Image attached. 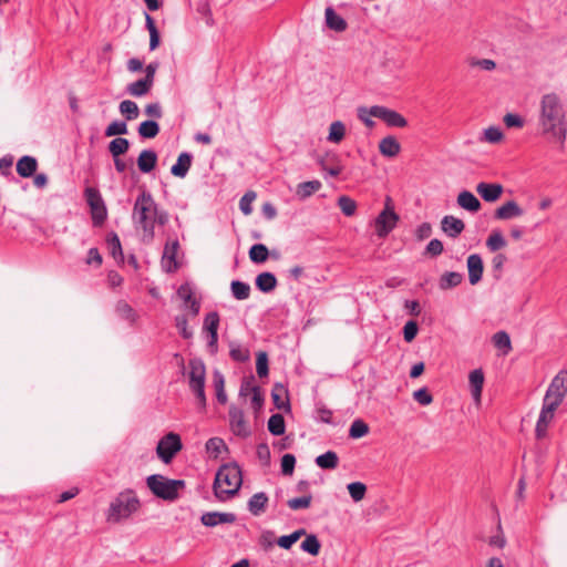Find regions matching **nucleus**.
I'll return each mask as SVG.
<instances>
[{
    "label": "nucleus",
    "instance_id": "obj_1",
    "mask_svg": "<svg viewBox=\"0 0 567 567\" xmlns=\"http://www.w3.org/2000/svg\"><path fill=\"white\" fill-rule=\"evenodd\" d=\"M538 128L549 144L564 151L567 140V109L557 93H546L540 97Z\"/></svg>",
    "mask_w": 567,
    "mask_h": 567
},
{
    "label": "nucleus",
    "instance_id": "obj_2",
    "mask_svg": "<svg viewBox=\"0 0 567 567\" xmlns=\"http://www.w3.org/2000/svg\"><path fill=\"white\" fill-rule=\"evenodd\" d=\"M243 484L241 470L237 463L223 464L213 484L215 496L224 502L235 496Z\"/></svg>",
    "mask_w": 567,
    "mask_h": 567
},
{
    "label": "nucleus",
    "instance_id": "obj_3",
    "mask_svg": "<svg viewBox=\"0 0 567 567\" xmlns=\"http://www.w3.org/2000/svg\"><path fill=\"white\" fill-rule=\"evenodd\" d=\"M157 214V205L151 193L144 190L137 196L133 208V220L140 226L144 236L148 239L154 237L155 216Z\"/></svg>",
    "mask_w": 567,
    "mask_h": 567
},
{
    "label": "nucleus",
    "instance_id": "obj_4",
    "mask_svg": "<svg viewBox=\"0 0 567 567\" xmlns=\"http://www.w3.org/2000/svg\"><path fill=\"white\" fill-rule=\"evenodd\" d=\"M141 503L133 489H125L121 492L110 504L106 519L111 523H118L122 519L128 518L132 514L137 512Z\"/></svg>",
    "mask_w": 567,
    "mask_h": 567
},
{
    "label": "nucleus",
    "instance_id": "obj_5",
    "mask_svg": "<svg viewBox=\"0 0 567 567\" xmlns=\"http://www.w3.org/2000/svg\"><path fill=\"white\" fill-rule=\"evenodd\" d=\"M146 485L158 498L174 502L179 497V491L186 486L183 480H171L161 474H153L146 478Z\"/></svg>",
    "mask_w": 567,
    "mask_h": 567
},
{
    "label": "nucleus",
    "instance_id": "obj_6",
    "mask_svg": "<svg viewBox=\"0 0 567 567\" xmlns=\"http://www.w3.org/2000/svg\"><path fill=\"white\" fill-rule=\"evenodd\" d=\"M567 393V370H560L551 380L545 398L544 403L550 405L551 409H557L563 402Z\"/></svg>",
    "mask_w": 567,
    "mask_h": 567
},
{
    "label": "nucleus",
    "instance_id": "obj_7",
    "mask_svg": "<svg viewBox=\"0 0 567 567\" xmlns=\"http://www.w3.org/2000/svg\"><path fill=\"white\" fill-rule=\"evenodd\" d=\"M182 447L181 436L174 432H169L159 440L156 453L165 464H168Z\"/></svg>",
    "mask_w": 567,
    "mask_h": 567
},
{
    "label": "nucleus",
    "instance_id": "obj_8",
    "mask_svg": "<svg viewBox=\"0 0 567 567\" xmlns=\"http://www.w3.org/2000/svg\"><path fill=\"white\" fill-rule=\"evenodd\" d=\"M399 215L391 206V198L386 197L384 209L378 215L375 219V233L380 238L386 237L396 226Z\"/></svg>",
    "mask_w": 567,
    "mask_h": 567
},
{
    "label": "nucleus",
    "instance_id": "obj_9",
    "mask_svg": "<svg viewBox=\"0 0 567 567\" xmlns=\"http://www.w3.org/2000/svg\"><path fill=\"white\" fill-rule=\"evenodd\" d=\"M85 198L91 208L92 220L95 226H100L104 223L107 216V210L99 190L94 188L85 189Z\"/></svg>",
    "mask_w": 567,
    "mask_h": 567
},
{
    "label": "nucleus",
    "instance_id": "obj_10",
    "mask_svg": "<svg viewBox=\"0 0 567 567\" xmlns=\"http://www.w3.org/2000/svg\"><path fill=\"white\" fill-rule=\"evenodd\" d=\"M372 114L373 117L382 120L388 126L391 127H405L408 125V121L403 115L385 106L374 105Z\"/></svg>",
    "mask_w": 567,
    "mask_h": 567
},
{
    "label": "nucleus",
    "instance_id": "obj_11",
    "mask_svg": "<svg viewBox=\"0 0 567 567\" xmlns=\"http://www.w3.org/2000/svg\"><path fill=\"white\" fill-rule=\"evenodd\" d=\"M188 385L193 390L195 388L205 386L206 367L202 359L193 358L188 361Z\"/></svg>",
    "mask_w": 567,
    "mask_h": 567
},
{
    "label": "nucleus",
    "instance_id": "obj_12",
    "mask_svg": "<svg viewBox=\"0 0 567 567\" xmlns=\"http://www.w3.org/2000/svg\"><path fill=\"white\" fill-rule=\"evenodd\" d=\"M229 423L230 429L236 436L245 439L251 434V431L245 420L244 411L236 406H231L229 409Z\"/></svg>",
    "mask_w": 567,
    "mask_h": 567
},
{
    "label": "nucleus",
    "instance_id": "obj_13",
    "mask_svg": "<svg viewBox=\"0 0 567 567\" xmlns=\"http://www.w3.org/2000/svg\"><path fill=\"white\" fill-rule=\"evenodd\" d=\"M178 249L179 243L177 239L166 243L161 260L162 268L165 272L171 274L178 269L179 265L176 260Z\"/></svg>",
    "mask_w": 567,
    "mask_h": 567
},
{
    "label": "nucleus",
    "instance_id": "obj_14",
    "mask_svg": "<svg viewBox=\"0 0 567 567\" xmlns=\"http://www.w3.org/2000/svg\"><path fill=\"white\" fill-rule=\"evenodd\" d=\"M476 192L485 202L494 203L502 196L504 187L498 183L481 182L476 185Z\"/></svg>",
    "mask_w": 567,
    "mask_h": 567
},
{
    "label": "nucleus",
    "instance_id": "obj_15",
    "mask_svg": "<svg viewBox=\"0 0 567 567\" xmlns=\"http://www.w3.org/2000/svg\"><path fill=\"white\" fill-rule=\"evenodd\" d=\"M234 513L207 512L200 517V522L206 527H215L219 524H233L236 522Z\"/></svg>",
    "mask_w": 567,
    "mask_h": 567
},
{
    "label": "nucleus",
    "instance_id": "obj_16",
    "mask_svg": "<svg viewBox=\"0 0 567 567\" xmlns=\"http://www.w3.org/2000/svg\"><path fill=\"white\" fill-rule=\"evenodd\" d=\"M468 281L471 285H476L482 280L484 265L483 259L478 254H472L467 257Z\"/></svg>",
    "mask_w": 567,
    "mask_h": 567
},
{
    "label": "nucleus",
    "instance_id": "obj_17",
    "mask_svg": "<svg viewBox=\"0 0 567 567\" xmlns=\"http://www.w3.org/2000/svg\"><path fill=\"white\" fill-rule=\"evenodd\" d=\"M523 214L524 210L515 200H508L498 208H496L494 213V218L498 220H511L513 218L522 216Z\"/></svg>",
    "mask_w": 567,
    "mask_h": 567
},
{
    "label": "nucleus",
    "instance_id": "obj_18",
    "mask_svg": "<svg viewBox=\"0 0 567 567\" xmlns=\"http://www.w3.org/2000/svg\"><path fill=\"white\" fill-rule=\"evenodd\" d=\"M271 399L278 410L290 411L289 392L282 383L277 382L274 384Z\"/></svg>",
    "mask_w": 567,
    "mask_h": 567
},
{
    "label": "nucleus",
    "instance_id": "obj_19",
    "mask_svg": "<svg viewBox=\"0 0 567 567\" xmlns=\"http://www.w3.org/2000/svg\"><path fill=\"white\" fill-rule=\"evenodd\" d=\"M441 228L446 236L456 238L464 230L465 224L460 218L446 215L441 220Z\"/></svg>",
    "mask_w": 567,
    "mask_h": 567
},
{
    "label": "nucleus",
    "instance_id": "obj_20",
    "mask_svg": "<svg viewBox=\"0 0 567 567\" xmlns=\"http://www.w3.org/2000/svg\"><path fill=\"white\" fill-rule=\"evenodd\" d=\"M193 162V155L183 152L178 155L176 163L171 167V174L178 178H184L188 174Z\"/></svg>",
    "mask_w": 567,
    "mask_h": 567
},
{
    "label": "nucleus",
    "instance_id": "obj_21",
    "mask_svg": "<svg viewBox=\"0 0 567 567\" xmlns=\"http://www.w3.org/2000/svg\"><path fill=\"white\" fill-rule=\"evenodd\" d=\"M324 20L327 27L332 31L344 32L348 29L347 21L339 16L332 7L326 8Z\"/></svg>",
    "mask_w": 567,
    "mask_h": 567
},
{
    "label": "nucleus",
    "instance_id": "obj_22",
    "mask_svg": "<svg viewBox=\"0 0 567 567\" xmlns=\"http://www.w3.org/2000/svg\"><path fill=\"white\" fill-rule=\"evenodd\" d=\"M157 154L153 150H143L137 157V167L144 173H151L157 164Z\"/></svg>",
    "mask_w": 567,
    "mask_h": 567
},
{
    "label": "nucleus",
    "instance_id": "obj_23",
    "mask_svg": "<svg viewBox=\"0 0 567 567\" xmlns=\"http://www.w3.org/2000/svg\"><path fill=\"white\" fill-rule=\"evenodd\" d=\"M318 164L332 177H337L342 173V166L339 165V156L334 153L327 154L326 157H319Z\"/></svg>",
    "mask_w": 567,
    "mask_h": 567
},
{
    "label": "nucleus",
    "instance_id": "obj_24",
    "mask_svg": "<svg viewBox=\"0 0 567 567\" xmlns=\"http://www.w3.org/2000/svg\"><path fill=\"white\" fill-rule=\"evenodd\" d=\"M556 409H551L549 404L543 403V408L540 410L537 423H536V436L543 437L547 431L548 423L554 416V412Z\"/></svg>",
    "mask_w": 567,
    "mask_h": 567
},
{
    "label": "nucleus",
    "instance_id": "obj_25",
    "mask_svg": "<svg viewBox=\"0 0 567 567\" xmlns=\"http://www.w3.org/2000/svg\"><path fill=\"white\" fill-rule=\"evenodd\" d=\"M37 168L38 161L35 157L30 155L22 156L17 163V173L23 178L33 176Z\"/></svg>",
    "mask_w": 567,
    "mask_h": 567
},
{
    "label": "nucleus",
    "instance_id": "obj_26",
    "mask_svg": "<svg viewBox=\"0 0 567 567\" xmlns=\"http://www.w3.org/2000/svg\"><path fill=\"white\" fill-rule=\"evenodd\" d=\"M457 205L471 213H476L482 205L477 197L470 190H462L457 196Z\"/></svg>",
    "mask_w": 567,
    "mask_h": 567
},
{
    "label": "nucleus",
    "instance_id": "obj_27",
    "mask_svg": "<svg viewBox=\"0 0 567 567\" xmlns=\"http://www.w3.org/2000/svg\"><path fill=\"white\" fill-rule=\"evenodd\" d=\"M268 501V495L265 492H258L249 498L247 503L248 511L254 516H259L266 511Z\"/></svg>",
    "mask_w": 567,
    "mask_h": 567
},
{
    "label": "nucleus",
    "instance_id": "obj_28",
    "mask_svg": "<svg viewBox=\"0 0 567 567\" xmlns=\"http://www.w3.org/2000/svg\"><path fill=\"white\" fill-rule=\"evenodd\" d=\"M471 393L476 402L481 401L482 390L484 385V373L482 369H475L471 371L468 375Z\"/></svg>",
    "mask_w": 567,
    "mask_h": 567
},
{
    "label": "nucleus",
    "instance_id": "obj_29",
    "mask_svg": "<svg viewBox=\"0 0 567 567\" xmlns=\"http://www.w3.org/2000/svg\"><path fill=\"white\" fill-rule=\"evenodd\" d=\"M277 278L272 272L265 271L259 274L255 279V285L258 290L264 293L271 292L277 287Z\"/></svg>",
    "mask_w": 567,
    "mask_h": 567
},
{
    "label": "nucleus",
    "instance_id": "obj_30",
    "mask_svg": "<svg viewBox=\"0 0 567 567\" xmlns=\"http://www.w3.org/2000/svg\"><path fill=\"white\" fill-rule=\"evenodd\" d=\"M106 247L110 255L114 258L116 262H124V255L122 250L121 240L116 233L112 231L107 235Z\"/></svg>",
    "mask_w": 567,
    "mask_h": 567
},
{
    "label": "nucleus",
    "instance_id": "obj_31",
    "mask_svg": "<svg viewBox=\"0 0 567 567\" xmlns=\"http://www.w3.org/2000/svg\"><path fill=\"white\" fill-rule=\"evenodd\" d=\"M379 151L383 156L394 157L401 151V145L394 136H386L379 143Z\"/></svg>",
    "mask_w": 567,
    "mask_h": 567
},
{
    "label": "nucleus",
    "instance_id": "obj_32",
    "mask_svg": "<svg viewBox=\"0 0 567 567\" xmlns=\"http://www.w3.org/2000/svg\"><path fill=\"white\" fill-rule=\"evenodd\" d=\"M152 87H153V83H151L150 81H147L146 79L143 78L135 82L130 83L126 86V93L132 96H135V97H141V96L146 95L151 91Z\"/></svg>",
    "mask_w": 567,
    "mask_h": 567
},
{
    "label": "nucleus",
    "instance_id": "obj_33",
    "mask_svg": "<svg viewBox=\"0 0 567 567\" xmlns=\"http://www.w3.org/2000/svg\"><path fill=\"white\" fill-rule=\"evenodd\" d=\"M322 184L318 179L302 182L298 184L296 194L300 199H306L321 188Z\"/></svg>",
    "mask_w": 567,
    "mask_h": 567
},
{
    "label": "nucleus",
    "instance_id": "obj_34",
    "mask_svg": "<svg viewBox=\"0 0 567 567\" xmlns=\"http://www.w3.org/2000/svg\"><path fill=\"white\" fill-rule=\"evenodd\" d=\"M131 143L127 138L124 137H115L107 145V151L112 155V157H120L124 155L130 150Z\"/></svg>",
    "mask_w": 567,
    "mask_h": 567
},
{
    "label": "nucleus",
    "instance_id": "obj_35",
    "mask_svg": "<svg viewBox=\"0 0 567 567\" xmlns=\"http://www.w3.org/2000/svg\"><path fill=\"white\" fill-rule=\"evenodd\" d=\"M463 281V275L456 271H446L441 278L439 286L442 290H447L457 287Z\"/></svg>",
    "mask_w": 567,
    "mask_h": 567
},
{
    "label": "nucleus",
    "instance_id": "obj_36",
    "mask_svg": "<svg viewBox=\"0 0 567 567\" xmlns=\"http://www.w3.org/2000/svg\"><path fill=\"white\" fill-rule=\"evenodd\" d=\"M229 357L233 361L244 363L249 360L250 351L247 347L241 346L235 341L229 342Z\"/></svg>",
    "mask_w": 567,
    "mask_h": 567
},
{
    "label": "nucleus",
    "instance_id": "obj_37",
    "mask_svg": "<svg viewBox=\"0 0 567 567\" xmlns=\"http://www.w3.org/2000/svg\"><path fill=\"white\" fill-rule=\"evenodd\" d=\"M213 385L216 392V399L220 404L227 402V394L225 392V378L219 370L213 372Z\"/></svg>",
    "mask_w": 567,
    "mask_h": 567
},
{
    "label": "nucleus",
    "instance_id": "obj_38",
    "mask_svg": "<svg viewBox=\"0 0 567 567\" xmlns=\"http://www.w3.org/2000/svg\"><path fill=\"white\" fill-rule=\"evenodd\" d=\"M316 464L322 470H334L339 464V457L336 452L327 451L316 457Z\"/></svg>",
    "mask_w": 567,
    "mask_h": 567
},
{
    "label": "nucleus",
    "instance_id": "obj_39",
    "mask_svg": "<svg viewBox=\"0 0 567 567\" xmlns=\"http://www.w3.org/2000/svg\"><path fill=\"white\" fill-rule=\"evenodd\" d=\"M120 113L125 117V121L136 120L140 115V109L134 101L124 100L118 105Z\"/></svg>",
    "mask_w": 567,
    "mask_h": 567
},
{
    "label": "nucleus",
    "instance_id": "obj_40",
    "mask_svg": "<svg viewBox=\"0 0 567 567\" xmlns=\"http://www.w3.org/2000/svg\"><path fill=\"white\" fill-rule=\"evenodd\" d=\"M249 258L254 264H262L265 262L270 252L266 245L264 244H255L249 249Z\"/></svg>",
    "mask_w": 567,
    "mask_h": 567
},
{
    "label": "nucleus",
    "instance_id": "obj_41",
    "mask_svg": "<svg viewBox=\"0 0 567 567\" xmlns=\"http://www.w3.org/2000/svg\"><path fill=\"white\" fill-rule=\"evenodd\" d=\"M137 132L143 138H154L159 133V125L156 121L147 120L138 125Z\"/></svg>",
    "mask_w": 567,
    "mask_h": 567
},
{
    "label": "nucleus",
    "instance_id": "obj_42",
    "mask_svg": "<svg viewBox=\"0 0 567 567\" xmlns=\"http://www.w3.org/2000/svg\"><path fill=\"white\" fill-rule=\"evenodd\" d=\"M115 311L120 318L128 321L130 323H134L137 319L135 310L124 300L117 301Z\"/></svg>",
    "mask_w": 567,
    "mask_h": 567
},
{
    "label": "nucleus",
    "instance_id": "obj_43",
    "mask_svg": "<svg viewBox=\"0 0 567 567\" xmlns=\"http://www.w3.org/2000/svg\"><path fill=\"white\" fill-rule=\"evenodd\" d=\"M206 451L210 457L217 458L221 451H228L225 441L220 437H212L206 442Z\"/></svg>",
    "mask_w": 567,
    "mask_h": 567
},
{
    "label": "nucleus",
    "instance_id": "obj_44",
    "mask_svg": "<svg viewBox=\"0 0 567 567\" xmlns=\"http://www.w3.org/2000/svg\"><path fill=\"white\" fill-rule=\"evenodd\" d=\"M233 297L237 300H246L250 296V286L240 280H233L230 284Z\"/></svg>",
    "mask_w": 567,
    "mask_h": 567
},
{
    "label": "nucleus",
    "instance_id": "obj_45",
    "mask_svg": "<svg viewBox=\"0 0 567 567\" xmlns=\"http://www.w3.org/2000/svg\"><path fill=\"white\" fill-rule=\"evenodd\" d=\"M285 430L286 425L284 416L279 413L272 414L268 420V431L272 435L279 436L285 433Z\"/></svg>",
    "mask_w": 567,
    "mask_h": 567
},
{
    "label": "nucleus",
    "instance_id": "obj_46",
    "mask_svg": "<svg viewBox=\"0 0 567 567\" xmlns=\"http://www.w3.org/2000/svg\"><path fill=\"white\" fill-rule=\"evenodd\" d=\"M492 341L497 349L503 350L504 354H507L512 350L511 338L506 331L496 332Z\"/></svg>",
    "mask_w": 567,
    "mask_h": 567
},
{
    "label": "nucleus",
    "instance_id": "obj_47",
    "mask_svg": "<svg viewBox=\"0 0 567 567\" xmlns=\"http://www.w3.org/2000/svg\"><path fill=\"white\" fill-rule=\"evenodd\" d=\"M127 124L126 121H113L111 124H109L104 131V135L106 137L111 136H117L121 137V135L127 134Z\"/></svg>",
    "mask_w": 567,
    "mask_h": 567
},
{
    "label": "nucleus",
    "instance_id": "obj_48",
    "mask_svg": "<svg viewBox=\"0 0 567 567\" xmlns=\"http://www.w3.org/2000/svg\"><path fill=\"white\" fill-rule=\"evenodd\" d=\"M300 548L312 556H317L320 551L321 545L316 535H308L301 543Z\"/></svg>",
    "mask_w": 567,
    "mask_h": 567
},
{
    "label": "nucleus",
    "instance_id": "obj_49",
    "mask_svg": "<svg viewBox=\"0 0 567 567\" xmlns=\"http://www.w3.org/2000/svg\"><path fill=\"white\" fill-rule=\"evenodd\" d=\"M346 134V126L342 122H332L329 128L328 141L332 143H339L343 140Z\"/></svg>",
    "mask_w": 567,
    "mask_h": 567
},
{
    "label": "nucleus",
    "instance_id": "obj_50",
    "mask_svg": "<svg viewBox=\"0 0 567 567\" xmlns=\"http://www.w3.org/2000/svg\"><path fill=\"white\" fill-rule=\"evenodd\" d=\"M220 317L217 311L208 312L204 318L203 330L208 333L218 332Z\"/></svg>",
    "mask_w": 567,
    "mask_h": 567
},
{
    "label": "nucleus",
    "instance_id": "obj_51",
    "mask_svg": "<svg viewBox=\"0 0 567 567\" xmlns=\"http://www.w3.org/2000/svg\"><path fill=\"white\" fill-rule=\"evenodd\" d=\"M303 535H306V530L303 528H300L289 535H284L279 537L277 539V544L284 549H290L291 546Z\"/></svg>",
    "mask_w": 567,
    "mask_h": 567
},
{
    "label": "nucleus",
    "instance_id": "obj_52",
    "mask_svg": "<svg viewBox=\"0 0 567 567\" xmlns=\"http://www.w3.org/2000/svg\"><path fill=\"white\" fill-rule=\"evenodd\" d=\"M486 246L491 251H497L506 246V240L499 230H494L488 236Z\"/></svg>",
    "mask_w": 567,
    "mask_h": 567
},
{
    "label": "nucleus",
    "instance_id": "obj_53",
    "mask_svg": "<svg viewBox=\"0 0 567 567\" xmlns=\"http://www.w3.org/2000/svg\"><path fill=\"white\" fill-rule=\"evenodd\" d=\"M368 433H369V426L364 421L358 419L351 423L350 429H349V436L351 439H360V437H363L364 435H367Z\"/></svg>",
    "mask_w": 567,
    "mask_h": 567
},
{
    "label": "nucleus",
    "instance_id": "obj_54",
    "mask_svg": "<svg viewBox=\"0 0 567 567\" xmlns=\"http://www.w3.org/2000/svg\"><path fill=\"white\" fill-rule=\"evenodd\" d=\"M351 498L354 502H360L364 498L367 493V486L361 482H352L347 486Z\"/></svg>",
    "mask_w": 567,
    "mask_h": 567
},
{
    "label": "nucleus",
    "instance_id": "obj_55",
    "mask_svg": "<svg viewBox=\"0 0 567 567\" xmlns=\"http://www.w3.org/2000/svg\"><path fill=\"white\" fill-rule=\"evenodd\" d=\"M250 391H251L250 405H251V409L254 410V412L256 414H258L264 406L265 398H264L260 386L250 388Z\"/></svg>",
    "mask_w": 567,
    "mask_h": 567
},
{
    "label": "nucleus",
    "instance_id": "obj_56",
    "mask_svg": "<svg viewBox=\"0 0 567 567\" xmlns=\"http://www.w3.org/2000/svg\"><path fill=\"white\" fill-rule=\"evenodd\" d=\"M311 501H312L311 494H307L302 497L290 498L287 502V505L292 511H299V509L308 508L311 504Z\"/></svg>",
    "mask_w": 567,
    "mask_h": 567
},
{
    "label": "nucleus",
    "instance_id": "obj_57",
    "mask_svg": "<svg viewBox=\"0 0 567 567\" xmlns=\"http://www.w3.org/2000/svg\"><path fill=\"white\" fill-rule=\"evenodd\" d=\"M256 371L259 378H266L269 373L268 355L264 351L257 353Z\"/></svg>",
    "mask_w": 567,
    "mask_h": 567
},
{
    "label": "nucleus",
    "instance_id": "obj_58",
    "mask_svg": "<svg viewBox=\"0 0 567 567\" xmlns=\"http://www.w3.org/2000/svg\"><path fill=\"white\" fill-rule=\"evenodd\" d=\"M175 326L178 329L179 334L184 339L187 340V339H190L193 337V331L188 328V320H187L186 316H184V315L176 316V318H175Z\"/></svg>",
    "mask_w": 567,
    "mask_h": 567
},
{
    "label": "nucleus",
    "instance_id": "obj_59",
    "mask_svg": "<svg viewBox=\"0 0 567 567\" xmlns=\"http://www.w3.org/2000/svg\"><path fill=\"white\" fill-rule=\"evenodd\" d=\"M338 205L346 216H352L355 213L357 204L348 196L339 197Z\"/></svg>",
    "mask_w": 567,
    "mask_h": 567
},
{
    "label": "nucleus",
    "instance_id": "obj_60",
    "mask_svg": "<svg viewBox=\"0 0 567 567\" xmlns=\"http://www.w3.org/2000/svg\"><path fill=\"white\" fill-rule=\"evenodd\" d=\"M444 250L443 243L437 239H431L430 243L426 245L423 255L430 256V257H437L440 256Z\"/></svg>",
    "mask_w": 567,
    "mask_h": 567
},
{
    "label": "nucleus",
    "instance_id": "obj_61",
    "mask_svg": "<svg viewBox=\"0 0 567 567\" xmlns=\"http://www.w3.org/2000/svg\"><path fill=\"white\" fill-rule=\"evenodd\" d=\"M256 198V193L252 190L247 192L239 200V209L244 215H249L252 212L251 204Z\"/></svg>",
    "mask_w": 567,
    "mask_h": 567
},
{
    "label": "nucleus",
    "instance_id": "obj_62",
    "mask_svg": "<svg viewBox=\"0 0 567 567\" xmlns=\"http://www.w3.org/2000/svg\"><path fill=\"white\" fill-rule=\"evenodd\" d=\"M373 110H374V105L371 107L361 106L358 109L359 120L362 121L363 124L369 128H372L375 125V122L371 118L373 116V114H372Z\"/></svg>",
    "mask_w": 567,
    "mask_h": 567
},
{
    "label": "nucleus",
    "instance_id": "obj_63",
    "mask_svg": "<svg viewBox=\"0 0 567 567\" xmlns=\"http://www.w3.org/2000/svg\"><path fill=\"white\" fill-rule=\"evenodd\" d=\"M419 331L417 323L413 320L408 321L403 327V338L406 342H412Z\"/></svg>",
    "mask_w": 567,
    "mask_h": 567
},
{
    "label": "nucleus",
    "instance_id": "obj_64",
    "mask_svg": "<svg viewBox=\"0 0 567 567\" xmlns=\"http://www.w3.org/2000/svg\"><path fill=\"white\" fill-rule=\"evenodd\" d=\"M296 465V457L292 454H285L281 457V473L284 475H291Z\"/></svg>",
    "mask_w": 567,
    "mask_h": 567
}]
</instances>
